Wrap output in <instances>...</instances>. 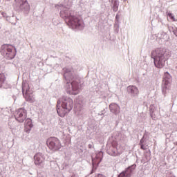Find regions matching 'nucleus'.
Listing matches in <instances>:
<instances>
[{"label": "nucleus", "instance_id": "obj_1", "mask_svg": "<svg viewBox=\"0 0 177 177\" xmlns=\"http://www.w3.org/2000/svg\"><path fill=\"white\" fill-rule=\"evenodd\" d=\"M74 102L71 98L62 97L57 101V113L59 117H64L67 113H70L73 110Z\"/></svg>", "mask_w": 177, "mask_h": 177}, {"label": "nucleus", "instance_id": "obj_2", "mask_svg": "<svg viewBox=\"0 0 177 177\" xmlns=\"http://www.w3.org/2000/svg\"><path fill=\"white\" fill-rule=\"evenodd\" d=\"M60 15L62 17L66 18V21L73 28L80 27L82 24V19L80 15H75L74 11L66 10L65 11H61Z\"/></svg>", "mask_w": 177, "mask_h": 177}, {"label": "nucleus", "instance_id": "obj_3", "mask_svg": "<svg viewBox=\"0 0 177 177\" xmlns=\"http://www.w3.org/2000/svg\"><path fill=\"white\" fill-rule=\"evenodd\" d=\"M14 115L16 121L18 122H24L25 121L24 131L27 133H29L33 125L30 119H27V111L23 108H20L15 111Z\"/></svg>", "mask_w": 177, "mask_h": 177}, {"label": "nucleus", "instance_id": "obj_4", "mask_svg": "<svg viewBox=\"0 0 177 177\" xmlns=\"http://www.w3.org/2000/svg\"><path fill=\"white\" fill-rule=\"evenodd\" d=\"M165 49L157 48L151 53V57L154 59V64L158 68H162L165 66Z\"/></svg>", "mask_w": 177, "mask_h": 177}, {"label": "nucleus", "instance_id": "obj_5", "mask_svg": "<svg viewBox=\"0 0 177 177\" xmlns=\"http://www.w3.org/2000/svg\"><path fill=\"white\" fill-rule=\"evenodd\" d=\"M46 145L48 149L52 151H57V150L62 149L60 140L55 137H50L46 141Z\"/></svg>", "mask_w": 177, "mask_h": 177}, {"label": "nucleus", "instance_id": "obj_6", "mask_svg": "<svg viewBox=\"0 0 177 177\" xmlns=\"http://www.w3.org/2000/svg\"><path fill=\"white\" fill-rule=\"evenodd\" d=\"M4 50H2V53H3L5 57L8 59H15V56H16V50L11 45H5L3 46Z\"/></svg>", "mask_w": 177, "mask_h": 177}, {"label": "nucleus", "instance_id": "obj_7", "mask_svg": "<svg viewBox=\"0 0 177 177\" xmlns=\"http://www.w3.org/2000/svg\"><path fill=\"white\" fill-rule=\"evenodd\" d=\"M71 87L66 89V92L69 93V95H78L80 93V90L78 89V82H73L71 84Z\"/></svg>", "mask_w": 177, "mask_h": 177}, {"label": "nucleus", "instance_id": "obj_8", "mask_svg": "<svg viewBox=\"0 0 177 177\" xmlns=\"http://www.w3.org/2000/svg\"><path fill=\"white\" fill-rule=\"evenodd\" d=\"M34 160L35 165H41L45 161V157H44V154L37 153L35 155Z\"/></svg>", "mask_w": 177, "mask_h": 177}, {"label": "nucleus", "instance_id": "obj_9", "mask_svg": "<svg viewBox=\"0 0 177 177\" xmlns=\"http://www.w3.org/2000/svg\"><path fill=\"white\" fill-rule=\"evenodd\" d=\"M23 91H26V92H28L30 88H26V86H24L23 88H22ZM25 98H26V100H27V102H30V103H34V98L28 95V93H26V95H25Z\"/></svg>", "mask_w": 177, "mask_h": 177}, {"label": "nucleus", "instance_id": "obj_10", "mask_svg": "<svg viewBox=\"0 0 177 177\" xmlns=\"http://www.w3.org/2000/svg\"><path fill=\"white\" fill-rule=\"evenodd\" d=\"M127 91L131 93V95H138L139 93V90L135 86H129L127 88Z\"/></svg>", "mask_w": 177, "mask_h": 177}, {"label": "nucleus", "instance_id": "obj_11", "mask_svg": "<svg viewBox=\"0 0 177 177\" xmlns=\"http://www.w3.org/2000/svg\"><path fill=\"white\" fill-rule=\"evenodd\" d=\"M131 174H132V169L129 167L125 171L120 173L118 177H131Z\"/></svg>", "mask_w": 177, "mask_h": 177}, {"label": "nucleus", "instance_id": "obj_12", "mask_svg": "<svg viewBox=\"0 0 177 177\" xmlns=\"http://www.w3.org/2000/svg\"><path fill=\"white\" fill-rule=\"evenodd\" d=\"M64 70L65 71L64 77H65L66 80H73V76L71 75V71L68 68H64Z\"/></svg>", "mask_w": 177, "mask_h": 177}, {"label": "nucleus", "instance_id": "obj_13", "mask_svg": "<svg viewBox=\"0 0 177 177\" xmlns=\"http://www.w3.org/2000/svg\"><path fill=\"white\" fill-rule=\"evenodd\" d=\"M5 81H6V76L4 73H0V88L2 87V84H5Z\"/></svg>", "mask_w": 177, "mask_h": 177}, {"label": "nucleus", "instance_id": "obj_14", "mask_svg": "<svg viewBox=\"0 0 177 177\" xmlns=\"http://www.w3.org/2000/svg\"><path fill=\"white\" fill-rule=\"evenodd\" d=\"M109 109L111 111H115L117 110H118L119 107L117 104H111L110 106H109Z\"/></svg>", "mask_w": 177, "mask_h": 177}, {"label": "nucleus", "instance_id": "obj_15", "mask_svg": "<svg viewBox=\"0 0 177 177\" xmlns=\"http://www.w3.org/2000/svg\"><path fill=\"white\" fill-rule=\"evenodd\" d=\"M167 16H169V19L171 20V21H176V19H175V16L172 13H168Z\"/></svg>", "mask_w": 177, "mask_h": 177}, {"label": "nucleus", "instance_id": "obj_16", "mask_svg": "<svg viewBox=\"0 0 177 177\" xmlns=\"http://www.w3.org/2000/svg\"><path fill=\"white\" fill-rule=\"evenodd\" d=\"M21 1H22L21 5H25L26 7H28V3H27V0H21Z\"/></svg>", "mask_w": 177, "mask_h": 177}, {"label": "nucleus", "instance_id": "obj_17", "mask_svg": "<svg viewBox=\"0 0 177 177\" xmlns=\"http://www.w3.org/2000/svg\"><path fill=\"white\" fill-rule=\"evenodd\" d=\"M112 146L113 147H117V146H118V143H117V141H113L112 142Z\"/></svg>", "mask_w": 177, "mask_h": 177}, {"label": "nucleus", "instance_id": "obj_18", "mask_svg": "<svg viewBox=\"0 0 177 177\" xmlns=\"http://www.w3.org/2000/svg\"><path fill=\"white\" fill-rule=\"evenodd\" d=\"M95 177H105L103 174H99L95 176Z\"/></svg>", "mask_w": 177, "mask_h": 177}, {"label": "nucleus", "instance_id": "obj_19", "mask_svg": "<svg viewBox=\"0 0 177 177\" xmlns=\"http://www.w3.org/2000/svg\"><path fill=\"white\" fill-rule=\"evenodd\" d=\"M141 149L142 150H146V148H145V145H141Z\"/></svg>", "mask_w": 177, "mask_h": 177}, {"label": "nucleus", "instance_id": "obj_20", "mask_svg": "<svg viewBox=\"0 0 177 177\" xmlns=\"http://www.w3.org/2000/svg\"><path fill=\"white\" fill-rule=\"evenodd\" d=\"M164 89H167V83H165V84L163 86V91Z\"/></svg>", "mask_w": 177, "mask_h": 177}, {"label": "nucleus", "instance_id": "obj_21", "mask_svg": "<svg viewBox=\"0 0 177 177\" xmlns=\"http://www.w3.org/2000/svg\"><path fill=\"white\" fill-rule=\"evenodd\" d=\"M113 11H114V12H117V8H115L113 7Z\"/></svg>", "mask_w": 177, "mask_h": 177}, {"label": "nucleus", "instance_id": "obj_22", "mask_svg": "<svg viewBox=\"0 0 177 177\" xmlns=\"http://www.w3.org/2000/svg\"><path fill=\"white\" fill-rule=\"evenodd\" d=\"M174 34H175V35H176V37H177V32H175Z\"/></svg>", "mask_w": 177, "mask_h": 177}, {"label": "nucleus", "instance_id": "obj_23", "mask_svg": "<svg viewBox=\"0 0 177 177\" xmlns=\"http://www.w3.org/2000/svg\"><path fill=\"white\" fill-rule=\"evenodd\" d=\"M166 74H168V75H169V73H166Z\"/></svg>", "mask_w": 177, "mask_h": 177}]
</instances>
